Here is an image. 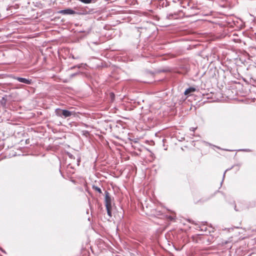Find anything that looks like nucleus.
<instances>
[{"instance_id":"10","label":"nucleus","mask_w":256,"mask_h":256,"mask_svg":"<svg viewBox=\"0 0 256 256\" xmlns=\"http://www.w3.org/2000/svg\"><path fill=\"white\" fill-rule=\"evenodd\" d=\"M67 155L71 159H74V156L70 154V152H67Z\"/></svg>"},{"instance_id":"17","label":"nucleus","mask_w":256,"mask_h":256,"mask_svg":"<svg viewBox=\"0 0 256 256\" xmlns=\"http://www.w3.org/2000/svg\"><path fill=\"white\" fill-rule=\"evenodd\" d=\"M195 130H196V128H190V130L192 131V132H194Z\"/></svg>"},{"instance_id":"1","label":"nucleus","mask_w":256,"mask_h":256,"mask_svg":"<svg viewBox=\"0 0 256 256\" xmlns=\"http://www.w3.org/2000/svg\"><path fill=\"white\" fill-rule=\"evenodd\" d=\"M56 114L59 116H63L64 118L70 117L72 115V112L66 110L56 109Z\"/></svg>"},{"instance_id":"13","label":"nucleus","mask_w":256,"mask_h":256,"mask_svg":"<svg viewBox=\"0 0 256 256\" xmlns=\"http://www.w3.org/2000/svg\"><path fill=\"white\" fill-rule=\"evenodd\" d=\"M79 74L78 72H76V73H74V74H72L70 75V77H71V78H72V77H74V76H76V75H77V74Z\"/></svg>"},{"instance_id":"20","label":"nucleus","mask_w":256,"mask_h":256,"mask_svg":"<svg viewBox=\"0 0 256 256\" xmlns=\"http://www.w3.org/2000/svg\"><path fill=\"white\" fill-rule=\"evenodd\" d=\"M235 210H236V211H237L238 210L236 209V206H235Z\"/></svg>"},{"instance_id":"14","label":"nucleus","mask_w":256,"mask_h":256,"mask_svg":"<svg viewBox=\"0 0 256 256\" xmlns=\"http://www.w3.org/2000/svg\"><path fill=\"white\" fill-rule=\"evenodd\" d=\"M76 67H78V68H80L81 67V66L80 65L76 66H74L70 68L71 69H73V68H74Z\"/></svg>"},{"instance_id":"6","label":"nucleus","mask_w":256,"mask_h":256,"mask_svg":"<svg viewBox=\"0 0 256 256\" xmlns=\"http://www.w3.org/2000/svg\"><path fill=\"white\" fill-rule=\"evenodd\" d=\"M177 14H170L167 15V18L168 19L176 18Z\"/></svg>"},{"instance_id":"11","label":"nucleus","mask_w":256,"mask_h":256,"mask_svg":"<svg viewBox=\"0 0 256 256\" xmlns=\"http://www.w3.org/2000/svg\"><path fill=\"white\" fill-rule=\"evenodd\" d=\"M110 97L111 98L112 100H114V94L113 92L110 93Z\"/></svg>"},{"instance_id":"7","label":"nucleus","mask_w":256,"mask_h":256,"mask_svg":"<svg viewBox=\"0 0 256 256\" xmlns=\"http://www.w3.org/2000/svg\"><path fill=\"white\" fill-rule=\"evenodd\" d=\"M106 207L108 214V216L111 217L112 216V207H109V206H107Z\"/></svg>"},{"instance_id":"2","label":"nucleus","mask_w":256,"mask_h":256,"mask_svg":"<svg viewBox=\"0 0 256 256\" xmlns=\"http://www.w3.org/2000/svg\"><path fill=\"white\" fill-rule=\"evenodd\" d=\"M58 12L64 15H70L76 14V12L70 8L60 10Z\"/></svg>"},{"instance_id":"4","label":"nucleus","mask_w":256,"mask_h":256,"mask_svg":"<svg viewBox=\"0 0 256 256\" xmlns=\"http://www.w3.org/2000/svg\"><path fill=\"white\" fill-rule=\"evenodd\" d=\"M14 79L20 82H22L26 84H30L32 83V80L27 79L24 78L16 77L14 78Z\"/></svg>"},{"instance_id":"16","label":"nucleus","mask_w":256,"mask_h":256,"mask_svg":"<svg viewBox=\"0 0 256 256\" xmlns=\"http://www.w3.org/2000/svg\"><path fill=\"white\" fill-rule=\"evenodd\" d=\"M240 150L244 151V152H250V150L249 149H243V150Z\"/></svg>"},{"instance_id":"3","label":"nucleus","mask_w":256,"mask_h":256,"mask_svg":"<svg viewBox=\"0 0 256 256\" xmlns=\"http://www.w3.org/2000/svg\"><path fill=\"white\" fill-rule=\"evenodd\" d=\"M105 205L106 206H109V207H112V198L109 195V193L107 191H106Z\"/></svg>"},{"instance_id":"12","label":"nucleus","mask_w":256,"mask_h":256,"mask_svg":"<svg viewBox=\"0 0 256 256\" xmlns=\"http://www.w3.org/2000/svg\"><path fill=\"white\" fill-rule=\"evenodd\" d=\"M82 134H83L84 135H86V136L87 134H88V131H87V130H83V131H82Z\"/></svg>"},{"instance_id":"21","label":"nucleus","mask_w":256,"mask_h":256,"mask_svg":"<svg viewBox=\"0 0 256 256\" xmlns=\"http://www.w3.org/2000/svg\"><path fill=\"white\" fill-rule=\"evenodd\" d=\"M248 256H251V254H249V255H248Z\"/></svg>"},{"instance_id":"5","label":"nucleus","mask_w":256,"mask_h":256,"mask_svg":"<svg viewBox=\"0 0 256 256\" xmlns=\"http://www.w3.org/2000/svg\"><path fill=\"white\" fill-rule=\"evenodd\" d=\"M196 90V88L193 87H190L185 90V92H184V94L185 95L190 94V93L195 92Z\"/></svg>"},{"instance_id":"8","label":"nucleus","mask_w":256,"mask_h":256,"mask_svg":"<svg viewBox=\"0 0 256 256\" xmlns=\"http://www.w3.org/2000/svg\"><path fill=\"white\" fill-rule=\"evenodd\" d=\"M92 188L94 190L98 192L100 194L102 193V190H101L100 188L98 187V186H92Z\"/></svg>"},{"instance_id":"15","label":"nucleus","mask_w":256,"mask_h":256,"mask_svg":"<svg viewBox=\"0 0 256 256\" xmlns=\"http://www.w3.org/2000/svg\"><path fill=\"white\" fill-rule=\"evenodd\" d=\"M80 158L79 157L77 159V162H78L77 164H78V166L80 164Z\"/></svg>"},{"instance_id":"9","label":"nucleus","mask_w":256,"mask_h":256,"mask_svg":"<svg viewBox=\"0 0 256 256\" xmlns=\"http://www.w3.org/2000/svg\"><path fill=\"white\" fill-rule=\"evenodd\" d=\"M81 2L84 4H90L92 0H80Z\"/></svg>"},{"instance_id":"19","label":"nucleus","mask_w":256,"mask_h":256,"mask_svg":"<svg viewBox=\"0 0 256 256\" xmlns=\"http://www.w3.org/2000/svg\"><path fill=\"white\" fill-rule=\"evenodd\" d=\"M72 58L73 59H75V58H76L74 57V56H72Z\"/></svg>"},{"instance_id":"18","label":"nucleus","mask_w":256,"mask_h":256,"mask_svg":"<svg viewBox=\"0 0 256 256\" xmlns=\"http://www.w3.org/2000/svg\"><path fill=\"white\" fill-rule=\"evenodd\" d=\"M226 171L224 172V174H223V180H224V176H225V174H226Z\"/></svg>"}]
</instances>
